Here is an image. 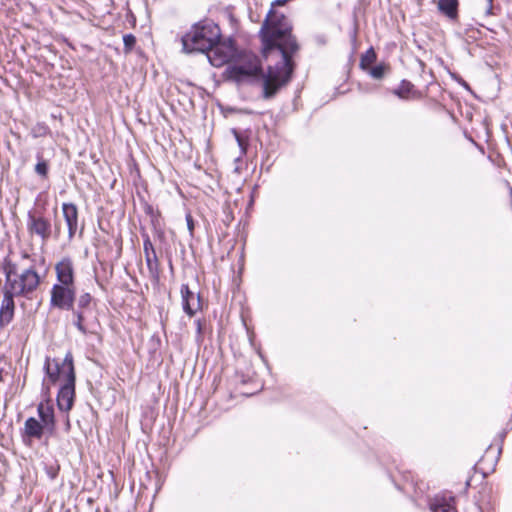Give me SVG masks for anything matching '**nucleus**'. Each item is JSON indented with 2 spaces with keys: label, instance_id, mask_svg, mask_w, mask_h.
I'll return each mask as SVG.
<instances>
[{
  "label": "nucleus",
  "instance_id": "1",
  "mask_svg": "<svg viewBox=\"0 0 512 512\" xmlns=\"http://www.w3.org/2000/svg\"><path fill=\"white\" fill-rule=\"evenodd\" d=\"M288 0H274L258 31L261 40V55L267 64L264 73L258 63V82L262 81L263 98L270 99L287 85L295 69L294 55L299 50L292 24L287 16L278 10Z\"/></svg>",
  "mask_w": 512,
  "mask_h": 512
},
{
  "label": "nucleus",
  "instance_id": "2",
  "mask_svg": "<svg viewBox=\"0 0 512 512\" xmlns=\"http://www.w3.org/2000/svg\"><path fill=\"white\" fill-rule=\"evenodd\" d=\"M206 56L215 67L228 64L226 75L237 82L256 75V56L251 52L237 51L231 39L216 41Z\"/></svg>",
  "mask_w": 512,
  "mask_h": 512
},
{
  "label": "nucleus",
  "instance_id": "3",
  "mask_svg": "<svg viewBox=\"0 0 512 512\" xmlns=\"http://www.w3.org/2000/svg\"><path fill=\"white\" fill-rule=\"evenodd\" d=\"M4 273V290L17 297L31 299L41 282L39 274L33 267L19 271L16 264L8 262L4 266Z\"/></svg>",
  "mask_w": 512,
  "mask_h": 512
},
{
  "label": "nucleus",
  "instance_id": "4",
  "mask_svg": "<svg viewBox=\"0 0 512 512\" xmlns=\"http://www.w3.org/2000/svg\"><path fill=\"white\" fill-rule=\"evenodd\" d=\"M220 36L221 31L217 24L212 21L199 22L182 37L183 51L206 54Z\"/></svg>",
  "mask_w": 512,
  "mask_h": 512
},
{
  "label": "nucleus",
  "instance_id": "5",
  "mask_svg": "<svg viewBox=\"0 0 512 512\" xmlns=\"http://www.w3.org/2000/svg\"><path fill=\"white\" fill-rule=\"evenodd\" d=\"M69 369L72 375L75 376L73 356L70 352L65 355L62 361L46 357L44 364L46 377L43 379V390L48 393L50 385L56 384L57 382H61L62 384L70 382V374L66 372V370Z\"/></svg>",
  "mask_w": 512,
  "mask_h": 512
},
{
  "label": "nucleus",
  "instance_id": "6",
  "mask_svg": "<svg viewBox=\"0 0 512 512\" xmlns=\"http://www.w3.org/2000/svg\"><path fill=\"white\" fill-rule=\"evenodd\" d=\"M76 296L75 285L54 284L51 289L50 304L61 310H71Z\"/></svg>",
  "mask_w": 512,
  "mask_h": 512
},
{
  "label": "nucleus",
  "instance_id": "7",
  "mask_svg": "<svg viewBox=\"0 0 512 512\" xmlns=\"http://www.w3.org/2000/svg\"><path fill=\"white\" fill-rule=\"evenodd\" d=\"M27 230L31 236L39 237L45 244L52 234V225L41 213L30 211L27 216Z\"/></svg>",
  "mask_w": 512,
  "mask_h": 512
},
{
  "label": "nucleus",
  "instance_id": "8",
  "mask_svg": "<svg viewBox=\"0 0 512 512\" xmlns=\"http://www.w3.org/2000/svg\"><path fill=\"white\" fill-rule=\"evenodd\" d=\"M70 374V382L63 383L57 395V405L61 411L68 412L74 402L75 397V376L71 370H66Z\"/></svg>",
  "mask_w": 512,
  "mask_h": 512
},
{
  "label": "nucleus",
  "instance_id": "9",
  "mask_svg": "<svg viewBox=\"0 0 512 512\" xmlns=\"http://www.w3.org/2000/svg\"><path fill=\"white\" fill-rule=\"evenodd\" d=\"M44 433H46V426L36 418L29 417L24 423L21 436L23 442L29 445L34 439L40 440Z\"/></svg>",
  "mask_w": 512,
  "mask_h": 512
},
{
  "label": "nucleus",
  "instance_id": "10",
  "mask_svg": "<svg viewBox=\"0 0 512 512\" xmlns=\"http://www.w3.org/2000/svg\"><path fill=\"white\" fill-rule=\"evenodd\" d=\"M57 283L75 285L74 264L71 258L64 257L55 264Z\"/></svg>",
  "mask_w": 512,
  "mask_h": 512
},
{
  "label": "nucleus",
  "instance_id": "11",
  "mask_svg": "<svg viewBox=\"0 0 512 512\" xmlns=\"http://www.w3.org/2000/svg\"><path fill=\"white\" fill-rule=\"evenodd\" d=\"M180 293L184 312L190 317L194 316L201 309L199 295L192 292L187 284L181 285Z\"/></svg>",
  "mask_w": 512,
  "mask_h": 512
},
{
  "label": "nucleus",
  "instance_id": "12",
  "mask_svg": "<svg viewBox=\"0 0 512 512\" xmlns=\"http://www.w3.org/2000/svg\"><path fill=\"white\" fill-rule=\"evenodd\" d=\"M37 412L40 418L39 421L46 426V433L52 435L56 428V421L51 401L46 400L40 402L37 407Z\"/></svg>",
  "mask_w": 512,
  "mask_h": 512
},
{
  "label": "nucleus",
  "instance_id": "13",
  "mask_svg": "<svg viewBox=\"0 0 512 512\" xmlns=\"http://www.w3.org/2000/svg\"><path fill=\"white\" fill-rule=\"evenodd\" d=\"M3 299L0 307V327H5L11 323L14 317L15 311V303L14 297L15 295L11 293H7V290L2 289Z\"/></svg>",
  "mask_w": 512,
  "mask_h": 512
},
{
  "label": "nucleus",
  "instance_id": "14",
  "mask_svg": "<svg viewBox=\"0 0 512 512\" xmlns=\"http://www.w3.org/2000/svg\"><path fill=\"white\" fill-rule=\"evenodd\" d=\"M62 214L68 227V237L69 239H72L75 236L78 228L77 206L73 203H63Z\"/></svg>",
  "mask_w": 512,
  "mask_h": 512
},
{
  "label": "nucleus",
  "instance_id": "15",
  "mask_svg": "<svg viewBox=\"0 0 512 512\" xmlns=\"http://www.w3.org/2000/svg\"><path fill=\"white\" fill-rule=\"evenodd\" d=\"M438 10L451 21L458 19V0H438Z\"/></svg>",
  "mask_w": 512,
  "mask_h": 512
},
{
  "label": "nucleus",
  "instance_id": "16",
  "mask_svg": "<svg viewBox=\"0 0 512 512\" xmlns=\"http://www.w3.org/2000/svg\"><path fill=\"white\" fill-rule=\"evenodd\" d=\"M74 315V325L82 334H87L90 330L87 324V311L84 310H72Z\"/></svg>",
  "mask_w": 512,
  "mask_h": 512
},
{
  "label": "nucleus",
  "instance_id": "17",
  "mask_svg": "<svg viewBox=\"0 0 512 512\" xmlns=\"http://www.w3.org/2000/svg\"><path fill=\"white\" fill-rule=\"evenodd\" d=\"M432 512H457L456 509L444 499H435L430 504Z\"/></svg>",
  "mask_w": 512,
  "mask_h": 512
},
{
  "label": "nucleus",
  "instance_id": "18",
  "mask_svg": "<svg viewBox=\"0 0 512 512\" xmlns=\"http://www.w3.org/2000/svg\"><path fill=\"white\" fill-rule=\"evenodd\" d=\"M376 53L372 47H370L360 58L359 66L362 70H368L371 64L376 61Z\"/></svg>",
  "mask_w": 512,
  "mask_h": 512
},
{
  "label": "nucleus",
  "instance_id": "19",
  "mask_svg": "<svg viewBox=\"0 0 512 512\" xmlns=\"http://www.w3.org/2000/svg\"><path fill=\"white\" fill-rule=\"evenodd\" d=\"M412 88L413 84L411 82L407 80H402L400 85L396 89H394L393 93L400 99H407Z\"/></svg>",
  "mask_w": 512,
  "mask_h": 512
},
{
  "label": "nucleus",
  "instance_id": "20",
  "mask_svg": "<svg viewBox=\"0 0 512 512\" xmlns=\"http://www.w3.org/2000/svg\"><path fill=\"white\" fill-rule=\"evenodd\" d=\"M388 69V65H386L385 63H380L374 67H369L368 70L366 71L372 78L380 80L385 76V73Z\"/></svg>",
  "mask_w": 512,
  "mask_h": 512
},
{
  "label": "nucleus",
  "instance_id": "21",
  "mask_svg": "<svg viewBox=\"0 0 512 512\" xmlns=\"http://www.w3.org/2000/svg\"><path fill=\"white\" fill-rule=\"evenodd\" d=\"M92 302V296L89 293H83L79 296L77 301V308L72 310H84L89 311L90 304Z\"/></svg>",
  "mask_w": 512,
  "mask_h": 512
},
{
  "label": "nucleus",
  "instance_id": "22",
  "mask_svg": "<svg viewBox=\"0 0 512 512\" xmlns=\"http://www.w3.org/2000/svg\"><path fill=\"white\" fill-rule=\"evenodd\" d=\"M146 263L149 271L152 274H156L158 270V259L155 251H151V253H147Z\"/></svg>",
  "mask_w": 512,
  "mask_h": 512
},
{
  "label": "nucleus",
  "instance_id": "23",
  "mask_svg": "<svg viewBox=\"0 0 512 512\" xmlns=\"http://www.w3.org/2000/svg\"><path fill=\"white\" fill-rule=\"evenodd\" d=\"M37 158L39 161L35 166V172L42 177H46L48 174V165L46 161L42 160L40 155H37Z\"/></svg>",
  "mask_w": 512,
  "mask_h": 512
},
{
  "label": "nucleus",
  "instance_id": "24",
  "mask_svg": "<svg viewBox=\"0 0 512 512\" xmlns=\"http://www.w3.org/2000/svg\"><path fill=\"white\" fill-rule=\"evenodd\" d=\"M123 43L125 52H130L136 44V38L132 34H126L123 36Z\"/></svg>",
  "mask_w": 512,
  "mask_h": 512
},
{
  "label": "nucleus",
  "instance_id": "25",
  "mask_svg": "<svg viewBox=\"0 0 512 512\" xmlns=\"http://www.w3.org/2000/svg\"><path fill=\"white\" fill-rule=\"evenodd\" d=\"M143 248H144L145 256H147V253H151V251H155L153 244L149 238L144 240Z\"/></svg>",
  "mask_w": 512,
  "mask_h": 512
},
{
  "label": "nucleus",
  "instance_id": "26",
  "mask_svg": "<svg viewBox=\"0 0 512 512\" xmlns=\"http://www.w3.org/2000/svg\"><path fill=\"white\" fill-rule=\"evenodd\" d=\"M186 222H187V228H188L190 234L192 235L193 231H194V221H193L191 214L186 215Z\"/></svg>",
  "mask_w": 512,
  "mask_h": 512
},
{
  "label": "nucleus",
  "instance_id": "27",
  "mask_svg": "<svg viewBox=\"0 0 512 512\" xmlns=\"http://www.w3.org/2000/svg\"><path fill=\"white\" fill-rule=\"evenodd\" d=\"M506 433H507L506 431H503V432H501V433H500V435H499V436H500V442H501V444L499 445V447H498V449H497V456H496V458H495V462H497V461H498V459H499V457H500V455H501V452H502V442H503V440H504V438H505V436H506Z\"/></svg>",
  "mask_w": 512,
  "mask_h": 512
},
{
  "label": "nucleus",
  "instance_id": "28",
  "mask_svg": "<svg viewBox=\"0 0 512 512\" xmlns=\"http://www.w3.org/2000/svg\"><path fill=\"white\" fill-rule=\"evenodd\" d=\"M487 2H488V6H487V9L485 11V15L486 16L494 15L493 0H487Z\"/></svg>",
  "mask_w": 512,
  "mask_h": 512
},
{
  "label": "nucleus",
  "instance_id": "29",
  "mask_svg": "<svg viewBox=\"0 0 512 512\" xmlns=\"http://www.w3.org/2000/svg\"><path fill=\"white\" fill-rule=\"evenodd\" d=\"M258 356L261 358V360L263 361L264 365L266 366V369L269 370V367H268V364H267V361L266 359L264 358V356L260 353V351L258 350Z\"/></svg>",
  "mask_w": 512,
  "mask_h": 512
},
{
  "label": "nucleus",
  "instance_id": "30",
  "mask_svg": "<svg viewBox=\"0 0 512 512\" xmlns=\"http://www.w3.org/2000/svg\"><path fill=\"white\" fill-rule=\"evenodd\" d=\"M490 450H491V446H489L488 449L486 450L484 457H487L489 455Z\"/></svg>",
  "mask_w": 512,
  "mask_h": 512
},
{
  "label": "nucleus",
  "instance_id": "31",
  "mask_svg": "<svg viewBox=\"0 0 512 512\" xmlns=\"http://www.w3.org/2000/svg\"><path fill=\"white\" fill-rule=\"evenodd\" d=\"M507 426L509 427V429H512V420L509 421V423L507 424Z\"/></svg>",
  "mask_w": 512,
  "mask_h": 512
},
{
  "label": "nucleus",
  "instance_id": "32",
  "mask_svg": "<svg viewBox=\"0 0 512 512\" xmlns=\"http://www.w3.org/2000/svg\"><path fill=\"white\" fill-rule=\"evenodd\" d=\"M197 324H198V332H200V331H201V325H200V322H199V321H197Z\"/></svg>",
  "mask_w": 512,
  "mask_h": 512
},
{
  "label": "nucleus",
  "instance_id": "33",
  "mask_svg": "<svg viewBox=\"0 0 512 512\" xmlns=\"http://www.w3.org/2000/svg\"><path fill=\"white\" fill-rule=\"evenodd\" d=\"M236 137H237V140H238V142H239V145H240V146H242V142L240 141V139H239L238 135H236Z\"/></svg>",
  "mask_w": 512,
  "mask_h": 512
},
{
  "label": "nucleus",
  "instance_id": "34",
  "mask_svg": "<svg viewBox=\"0 0 512 512\" xmlns=\"http://www.w3.org/2000/svg\"><path fill=\"white\" fill-rule=\"evenodd\" d=\"M2 381V369L0 368V382Z\"/></svg>",
  "mask_w": 512,
  "mask_h": 512
},
{
  "label": "nucleus",
  "instance_id": "35",
  "mask_svg": "<svg viewBox=\"0 0 512 512\" xmlns=\"http://www.w3.org/2000/svg\"><path fill=\"white\" fill-rule=\"evenodd\" d=\"M70 427V422L67 420V429Z\"/></svg>",
  "mask_w": 512,
  "mask_h": 512
}]
</instances>
